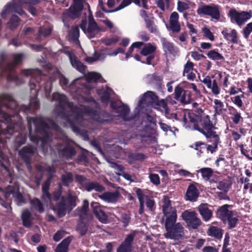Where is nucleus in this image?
Returning a JSON list of instances; mask_svg holds the SVG:
<instances>
[{
  "label": "nucleus",
  "instance_id": "23",
  "mask_svg": "<svg viewBox=\"0 0 252 252\" xmlns=\"http://www.w3.org/2000/svg\"><path fill=\"white\" fill-rule=\"evenodd\" d=\"M89 202L87 199L83 201V204L81 208H77L76 210L77 215L80 217L82 221L89 220L92 216L88 213Z\"/></svg>",
  "mask_w": 252,
  "mask_h": 252
},
{
  "label": "nucleus",
  "instance_id": "3",
  "mask_svg": "<svg viewBox=\"0 0 252 252\" xmlns=\"http://www.w3.org/2000/svg\"><path fill=\"white\" fill-rule=\"evenodd\" d=\"M51 101L55 102L54 113L57 117L62 119L65 126L70 127L75 133L82 134L85 140L88 138L87 133L81 131L80 126H85L88 121H102L99 113L85 105H74L68 101L63 94L53 93Z\"/></svg>",
  "mask_w": 252,
  "mask_h": 252
},
{
  "label": "nucleus",
  "instance_id": "19",
  "mask_svg": "<svg viewBox=\"0 0 252 252\" xmlns=\"http://www.w3.org/2000/svg\"><path fill=\"white\" fill-rule=\"evenodd\" d=\"M135 237V233L132 232L128 234L124 241L121 244L117 249V252H131V244Z\"/></svg>",
  "mask_w": 252,
  "mask_h": 252
},
{
  "label": "nucleus",
  "instance_id": "20",
  "mask_svg": "<svg viewBox=\"0 0 252 252\" xmlns=\"http://www.w3.org/2000/svg\"><path fill=\"white\" fill-rule=\"evenodd\" d=\"M64 53L68 57L71 65L78 71L84 73L85 66L77 59L74 54L69 51H65Z\"/></svg>",
  "mask_w": 252,
  "mask_h": 252
},
{
  "label": "nucleus",
  "instance_id": "63",
  "mask_svg": "<svg viewBox=\"0 0 252 252\" xmlns=\"http://www.w3.org/2000/svg\"><path fill=\"white\" fill-rule=\"evenodd\" d=\"M76 181L85 188V184L88 182L86 178L80 175H76L75 177Z\"/></svg>",
  "mask_w": 252,
  "mask_h": 252
},
{
  "label": "nucleus",
  "instance_id": "28",
  "mask_svg": "<svg viewBox=\"0 0 252 252\" xmlns=\"http://www.w3.org/2000/svg\"><path fill=\"white\" fill-rule=\"evenodd\" d=\"M221 33L227 40L237 43V33L235 30L226 28L222 31Z\"/></svg>",
  "mask_w": 252,
  "mask_h": 252
},
{
  "label": "nucleus",
  "instance_id": "2",
  "mask_svg": "<svg viewBox=\"0 0 252 252\" xmlns=\"http://www.w3.org/2000/svg\"><path fill=\"white\" fill-rule=\"evenodd\" d=\"M33 105L31 106H18L10 94H0V157L4 159L3 151L6 147V141L12 135L15 137L14 142L16 150L25 143L27 140L25 127L22 126L21 118L18 115L20 111L32 113Z\"/></svg>",
  "mask_w": 252,
  "mask_h": 252
},
{
  "label": "nucleus",
  "instance_id": "13",
  "mask_svg": "<svg viewBox=\"0 0 252 252\" xmlns=\"http://www.w3.org/2000/svg\"><path fill=\"white\" fill-rule=\"evenodd\" d=\"M197 13L199 15H209L216 20H219L220 17L219 7L217 5L215 4L207 5L202 2H200L198 4Z\"/></svg>",
  "mask_w": 252,
  "mask_h": 252
},
{
  "label": "nucleus",
  "instance_id": "17",
  "mask_svg": "<svg viewBox=\"0 0 252 252\" xmlns=\"http://www.w3.org/2000/svg\"><path fill=\"white\" fill-rule=\"evenodd\" d=\"M11 12L16 13L23 17L26 16V14L25 11L21 7H19L18 0L16 1L6 4L4 7L1 12V16L2 18L5 19Z\"/></svg>",
  "mask_w": 252,
  "mask_h": 252
},
{
  "label": "nucleus",
  "instance_id": "40",
  "mask_svg": "<svg viewBox=\"0 0 252 252\" xmlns=\"http://www.w3.org/2000/svg\"><path fill=\"white\" fill-rule=\"evenodd\" d=\"M161 41L163 48L166 53L173 54L175 52V48L172 43L167 41L164 38L162 39Z\"/></svg>",
  "mask_w": 252,
  "mask_h": 252
},
{
  "label": "nucleus",
  "instance_id": "16",
  "mask_svg": "<svg viewBox=\"0 0 252 252\" xmlns=\"http://www.w3.org/2000/svg\"><path fill=\"white\" fill-rule=\"evenodd\" d=\"M231 20L241 26L252 17V12L243 11L238 12L235 9H231L229 13Z\"/></svg>",
  "mask_w": 252,
  "mask_h": 252
},
{
  "label": "nucleus",
  "instance_id": "64",
  "mask_svg": "<svg viewBox=\"0 0 252 252\" xmlns=\"http://www.w3.org/2000/svg\"><path fill=\"white\" fill-rule=\"evenodd\" d=\"M110 166L116 170V173L117 172L123 173V172L124 167L121 165H119L114 162H112L110 163Z\"/></svg>",
  "mask_w": 252,
  "mask_h": 252
},
{
  "label": "nucleus",
  "instance_id": "51",
  "mask_svg": "<svg viewBox=\"0 0 252 252\" xmlns=\"http://www.w3.org/2000/svg\"><path fill=\"white\" fill-rule=\"evenodd\" d=\"M52 31V28L50 27L48 28H40L39 30V36L37 37V40H40L41 36H46L50 34Z\"/></svg>",
  "mask_w": 252,
  "mask_h": 252
},
{
  "label": "nucleus",
  "instance_id": "62",
  "mask_svg": "<svg viewBox=\"0 0 252 252\" xmlns=\"http://www.w3.org/2000/svg\"><path fill=\"white\" fill-rule=\"evenodd\" d=\"M65 234V232L63 230H59L57 231L53 237V239L56 242L59 241Z\"/></svg>",
  "mask_w": 252,
  "mask_h": 252
},
{
  "label": "nucleus",
  "instance_id": "25",
  "mask_svg": "<svg viewBox=\"0 0 252 252\" xmlns=\"http://www.w3.org/2000/svg\"><path fill=\"white\" fill-rule=\"evenodd\" d=\"M50 179H48L43 184L42 187L43 192L42 198L46 205L48 206L51 205V206H53L52 203L51 196L48 192V190L50 186Z\"/></svg>",
  "mask_w": 252,
  "mask_h": 252
},
{
  "label": "nucleus",
  "instance_id": "52",
  "mask_svg": "<svg viewBox=\"0 0 252 252\" xmlns=\"http://www.w3.org/2000/svg\"><path fill=\"white\" fill-rule=\"evenodd\" d=\"M238 217L236 215L232 213V214L228 217L227 220L228 221V224L230 228L234 227L238 221Z\"/></svg>",
  "mask_w": 252,
  "mask_h": 252
},
{
  "label": "nucleus",
  "instance_id": "56",
  "mask_svg": "<svg viewBox=\"0 0 252 252\" xmlns=\"http://www.w3.org/2000/svg\"><path fill=\"white\" fill-rule=\"evenodd\" d=\"M94 55L96 61H103L107 56L106 54L100 51H95Z\"/></svg>",
  "mask_w": 252,
  "mask_h": 252
},
{
  "label": "nucleus",
  "instance_id": "11",
  "mask_svg": "<svg viewBox=\"0 0 252 252\" xmlns=\"http://www.w3.org/2000/svg\"><path fill=\"white\" fill-rule=\"evenodd\" d=\"M157 98L156 94L151 91L145 93L138 101L136 111L138 113H148L150 106Z\"/></svg>",
  "mask_w": 252,
  "mask_h": 252
},
{
  "label": "nucleus",
  "instance_id": "32",
  "mask_svg": "<svg viewBox=\"0 0 252 252\" xmlns=\"http://www.w3.org/2000/svg\"><path fill=\"white\" fill-rule=\"evenodd\" d=\"M119 193L117 191L106 192L99 195L100 199L108 203L116 202L119 197Z\"/></svg>",
  "mask_w": 252,
  "mask_h": 252
},
{
  "label": "nucleus",
  "instance_id": "42",
  "mask_svg": "<svg viewBox=\"0 0 252 252\" xmlns=\"http://www.w3.org/2000/svg\"><path fill=\"white\" fill-rule=\"evenodd\" d=\"M19 18L17 16L13 15L7 23V26L10 29L14 30L19 26Z\"/></svg>",
  "mask_w": 252,
  "mask_h": 252
},
{
  "label": "nucleus",
  "instance_id": "26",
  "mask_svg": "<svg viewBox=\"0 0 252 252\" xmlns=\"http://www.w3.org/2000/svg\"><path fill=\"white\" fill-rule=\"evenodd\" d=\"M40 0H18V4H19V7H21L22 8L23 6H28L29 11L32 15H35L36 10V9L32 6L39 3Z\"/></svg>",
  "mask_w": 252,
  "mask_h": 252
},
{
  "label": "nucleus",
  "instance_id": "43",
  "mask_svg": "<svg viewBox=\"0 0 252 252\" xmlns=\"http://www.w3.org/2000/svg\"><path fill=\"white\" fill-rule=\"evenodd\" d=\"M198 172L201 174L202 178L206 181L209 180L213 173V170L208 167L202 168Z\"/></svg>",
  "mask_w": 252,
  "mask_h": 252
},
{
  "label": "nucleus",
  "instance_id": "8",
  "mask_svg": "<svg viewBox=\"0 0 252 252\" xmlns=\"http://www.w3.org/2000/svg\"><path fill=\"white\" fill-rule=\"evenodd\" d=\"M87 5L88 9L84 12L85 18L82 20L80 28L88 38H92L98 36L101 32H105V29L95 21L89 4Z\"/></svg>",
  "mask_w": 252,
  "mask_h": 252
},
{
  "label": "nucleus",
  "instance_id": "22",
  "mask_svg": "<svg viewBox=\"0 0 252 252\" xmlns=\"http://www.w3.org/2000/svg\"><path fill=\"white\" fill-rule=\"evenodd\" d=\"M94 213L100 221L105 223L107 221V216L101 208L99 204L97 202H93L91 204Z\"/></svg>",
  "mask_w": 252,
  "mask_h": 252
},
{
  "label": "nucleus",
  "instance_id": "54",
  "mask_svg": "<svg viewBox=\"0 0 252 252\" xmlns=\"http://www.w3.org/2000/svg\"><path fill=\"white\" fill-rule=\"evenodd\" d=\"M211 90L212 93L215 95H218L220 93V89L219 88L217 81L214 79L213 80L212 85L211 86V88H209Z\"/></svg>",
  "mask_w": 252,
  "mask_h": 252
},
{
  "label": "nucleus",
  "instance_id": "30",
  "mask_svg": "<svg viewBox=\"0 0 252 252\" xmlns=\"http://www.w3.org/2000/svg\"><path fill=\"white\" fill-rule=\"evenodd\" d=\"M198 209L200 215L205 221H207L211 219L212 216V212L209 208L207 204H201Z\"/></svg>",
  "mask_w": 252,
  "mask_h": 252
},
{
  "label": "nucleus",
  "instance_id": "4",
  "mask_svg": "<svg viewBox=\"0 0 252 252\" xmlns=\"http://www.w3.org/2000/svg\"><path fill=\"white\" fill-rule=\"evenodd\" d=\"M29 136L31 141L39 143L44 153L51 149L49 143L51 139V129L59 131V126L52 120L47 118H27Z\"/></svg>",
  "mask_w": 252,
  "mask_h": 252
},
{
  "label": "nucleus",
  "instance_id": "48",
  "mask_svg": "<svg viewBox=\"0 0 252 252\" xmlns=\"http://www.w3.org/2000/svg\"><path fill=\"white\" fill-rule=\"evenodd\" d=\"M146 26L149 31L151 32L156 34L158 33V30L157 26L151 19L149 20H146Z\"/></svg>",
  "mask_w": 252,
  "mask_h": 252
},
{
  "label": "nucleus",
  "instance_id": "18",
  "mask_svg": "<svg viewBox=\"0 0 252 252\" xmlns=\"http://www.w3.org/2000/svg\"><path fill=\"white\" fill-rule=\"evenodd\" d=\"M169 97H166V99H162L159 100L156 104L155 108L158 110L161 111L163 113L165 116L168 119H173L176 117L175 113H172L167 106Z\"/></svg>",
  "mask_w": 252,
  "mask_h": 252
},
{
  "label": "nucleus",
  "instance_id": "7",
  "mask_svg": "<svg viewBox=\"0 0 252 252\" xmlns=\"http://www.w3.org/2000/svg\"><path fill=\"white\" fill-rule=\"evenodd\" d=\"M13 61L10 63L2 57L0 60V77L5 76L9 82L19 85L22 81L20 79L14 71L16 65L19 64L24 58L23 54H14L12 55Z\"/></svg>",
  "mask_w": 252,
  "mask_h": 252
},
{
  "label": "nucleus",
  "instance_id": "37",
  "mask_svg": "<svg viewBox=\"0 0 252 252\" xmlns=\"http://www.w3.org/2000/svg\"><path fill=\"white\" fill-rule=\"evenodd\" d=\"M207 234L208 235L217 239L221 238L222 235L221 229L214 226H212L209 228Z\"/></svg>",
  "mask_w": 252,
  "mask_h": 252
},
{
  "label": "nucleus",
  "instance_id": "41",
  "mask_svg": "<svg viewBox=\"0 0 252 252\" xmlns=\"http://www.w3.org/2000/svg\"><path fill=\"white\" fill-rule=\"evenodd\" d=\"M32 208L37 210L40 213H43L44 211L43 205L40 201L37 198H34L30 201Z\"/></svg>",
  "mask_w": 252,
  "mask_h": 252
},
{
  "label": "nucleus",
  "instance_id": "47",
  "mask_svg": "<svg viewBox=\"0 0 252 252\" xmlns=\"http://www.w3.org/2000/svg\"><path fill=\"white\" fill-rule=\"evenodd\" d=\"M37 169L38 171L40 172L41 174H42L45 171H47L51 175L52 173L55 172L54 168L50 166L45 165L44 166H43L42 165H38L37 166Z\"/></svg>",
  "mask_w": 252,
  "mask_h": 252
},
{
  "label": "nucleus",
  "instance_id": "35",
  "mask_svg": "<svg viewBox=\"0 0 252 252\" xmlns=\"http://www.w3.org/2000/svg\"><path fill=\"white\" fill-rule=\"evenodd\" d=\"M71 242L69 237L64 239L60 243L55 250L56 252H67L69 244Z\"/></svg>",
  "mask_w": 252,
  "mask_h": 252
},
{
  "label": "nucleus",
  "instance_id": "1",
  "mask_svg": "<svg viewBox=\"0 0 252 252\" xmlns=\"http://www.w3.org/2000/svg\"><path fill=\"white\" fill-rule=\"evenodd\" d=\"M48 77L42 74L39 70L24 69L21 75L24 76H30V82L31 94L30 104L33 105V109L36 110L39 107V101L37 99V93L38 91H43L45 96L48 98L52 91V83L57 77L60 78V84L65 91L70 93L72 98L80 102H95L94 99L90 95L91 91L94 88V83L101 81L102 78L100 74L95 72H90L84 75L82 77L76 78L70 84L63 75L60 74L57 68L51 64H47Z\"/></svg>",
  "mask_w": 252,
  "mask_h": 252
},
{
  "label": "nucleus",
  "instance_id": "39",
  "mask_svg": "<svg viewBox=\"0 0 252 252\" xmlns=\"http://www.w3.org/2000/svg\"><path fill=\"white\" fill-rule=\"evenodd\" d=\"M131 2H134L135 4H136L138 6H141L140 2L139 0H123L122 3L118 7H117L112 11L116 12L119 11L129 5Z\"/></svg>",
  "mask_w": 252,
  "mask_h": 252
},
{
  "label": "nucleus",
  "instance_id": "46",
  "mask_svg": "<svg viewBox=\"0 0 252 252\" xmlns=\"http://www.w3.org/2000/svg\"><path fill=\"white\" fill-rule=\"evenodd\" d=\"M156 49V47L151 44H148L141 50L140 53L141 55L146 56L153 53Z\"/></svg>",
  "mask_w": 252,
  "mask_h": 252
},
{
  "label": "nucleus",
  "instance_id": "45",
  "mask_svg": "<svg viewBox=\"0 0 252 252\" xmlns=\"http://www.w3.org/2000/svg\"><path fill=\"white\" fill-rule=\"evenodd\" d=\"M208 57L214 61H219L223 60V56L216 51L212 50L208 52L207 54Z\"/></svg>",
  "mask_w": 252,
  "mask_h": 252
},
{
  "label": "nucleus",
  "instance_id": "36",
  "mask_svg": "<svg viewBox=\"0 0 252 252\" xmlns=\"http://www.w3.org/2000/svg\"><path fill=\"white\" fill-rule=\"evenodd\" d=\"M22 219L23 225L30 227L32 224V218L30 211L28 209L24 210L22 214Z\"/></svg>",
  "mask_w": 252,
  "mask_h": 252
},
{
  "label": "nucleus",
  "instance_id": "55",
  "mask_svg": "<svg viewBox=\"0 0 252 252\" xmlns=\"http://www.w3.org/2000/svg\"><path fill=\"white\" fill-rule=\"evenodd\" d=\"M202 31L203 33V35L205 37H206L211 41L214 40V36L212 32L208 28L204 27L202 29Z\"/></svg>",
  "mask_w": 252,
  "mask_h": 252
},
{
  "label": "nucleus",
  "instance_id": "60",
  "mask_svg": "<svg viewBox=\"0 0 252 252\" xmlns=\"http://www.w3.org/2000/svg\"><path fill=\"white\" fill-rule=\"evenodd\" d=\"M184 91L182 88L179 86H177L175 89V98L176 100H179V98L183 94Z\"/></svg>",
  "mask_w": 252,
  "mask_h": 252
},
{
  "label": "nucleus",
  "instance_id": "49",
  "mask_svg": "<svg viewBox=\"0 0 252 252\" xmlns=\"http://www.w3.org/2000/svg\"><path fill=\"white\" fill-rule=\"evenodd\" d=\"M179 100L181 103L183 104L189 103L191 101V97L189 95V93L187 91L184 92L183 94L179 98Z\"/></svg>",
  "mask_w": 252,
  "mask_h": 252
},
{
  "label": "nucleus",
  "instance_id": "58",
  "mask_svg": "<svg viewBox=\"0 0 252 252\" xmlns=\"http://www.w3.org/2000/svg\"><path fill=\"white\" fill-rule=\"evenodd\" d=\"M169 26L173 32H178L180 31V25L179 22L170 23Z\"/></svg>",
  "mask_w": 252,
  "mask_h": 252
},
{
  "label": "nucleus",
  "instance_id": "59",
  "mask_svg": "<svg viewBox=\"0 0 252 252\" xmlns=\"http://www.w3.org/2000/svg\"><path fill=\"white\" fill-rule=\"evenodd\" d=\"M149 178L151 182L154 184L158 185L160 183L159 178L158 174H151L149 175Z\"/></svg>",
  "mask_w": 252,
  "mask_h": 252
},
{
  "label": "nucleus",
  "instance_id": "21",
  "mask_svg": "<svg viewBox=\"0 0 252 252\" xmlns=\"http://www.w3.org/2000/svg\"><path fill=\"white\" fill-rule=\"evenodd\" d=\"M97 92L98 95L100 97L102 103L106 105L108 104L110 98L114 94L113 91L107 86L97 90Z\"/></svg>",
  "mask_w": 252,
  "mask_h": 252
},
{
  "label": "nucleus",
  "instance_id": "12",
  "mask_svg": "<svg viewBox=\"0 0 252 252\" xmlns=\"http://www.w3.org/2000/svg\"><path fill=\"white\" fill-rule=\"evenodd\" d=\"M87 4H89L85 0H73V5L70 6L69 9L64 12L63 20H64L67 15L72 18H76L79 17L83 8L86 11L88 9Z\"/></svg>",
  "mask_w": 252,
  "mask_h": 252
},
{
  "label": "nucleus",
  "instance_id": "10",
  "mask_svg": "<svg viewBox=\"0 0 252 252\" xmlns=\"http://www.w3.org/2000/svg\"><path fill=\"white\" fill-rule=\"evenodd\" d=\"M77 199V196L73 194L71 190H69L66 198L63 197L61 203L54 208V210L57 212L59 217H63L67 211H70L76 206Z\"/></svg>",
  "mask_w": 252,
  "mask_h": 252
},
{
  "label": "nucleus",
  "instance_id": "14",
  "mask_svg": "<svg viewBox=\"0 0 252 252\" xmlns=\"http://www.w3.org/2000/svg\"><path fill=\"white\" fill-rule=\"evenodd\" d=\"M111 107L116 110L118 113L117 116L124 121H128L130 120L129 116V108L127 105L124 104L121 101L116 100L111 101L110 104Z\"/></svg>",
  "mask_w": 252,
  "mask_h": 252
},
{
  "label": "nucleus",
  "instance_id": "34",
  "mask_svg": "<svg viewBox=\"0 0 252 252\" xmlns=\"http://www.w3.org/2000/svg\"><path fill=\"white\" fill-rule=\"evenodd\" d=\"M228 205H225L222 206L218 211V215L223 221H225L228 217L233 213L228 209Z\"/></svg>",
  "mask_w": 252,
  "mask_h": 252
},
{
  "label": "nucleus",
  "instance_id": "31",
  "mask_svg": "<svg viewBox=\"0 0 252 252\" xmlns=\"http://www.w3.org/2000/svg\"><path fill=\"white\" fill-rule=\"evenodd\" d=\"M199 195V192L195 186L193 185H190L186 192L187 199L190 201H195Z\"/></svg>",
  "mask_w": 252,
  "mask_h": 252
},
{
  "label": "nucleus",
  "instance_id": "29",
  "mask_svg": "<svg viewBox=\"0 0 252 252\" xmlns=\"http://www.w3.org/2000/svg\"><path fill=\"white\" fill-rule=\"evenodd\" d=\"M35 152V149L32 146L24 147L22 150L19 152V155L27 163L30 161L32 156Z\"/></svg>",
  "mask_w": 252,
  "mask_h": 252
},
{
  "label": "nucleus",
  "instance_id": "5",
  "mask_svg": "<svg viewBox=\"0 0 252 252\" xmlns=\"http://www.w3.org/2000/svg\"><path fill=\"white\" fill-rule=\"evenodd\" d=\"M184 126L186 128L197 130L210 139L212 144L207 145V149L212 153L216 151L219 143L220 138L214 129L215 127L211 122L208 115L204 114L200 116L195 115L193 113L187 112L184 113Z\"/></svg>",
  "mask_w": 252,
  "mask_h": 252
},
{
  "label": "nucleus",
  "instance_id": "44",
  "mask_svg": "<svg viewBox=\"0 0 252 252\" xmlns=\"http://www.w3.org/2000/svg\"><path fill=\"white\" fill-rule=\"evenodd\" d=\"M119 40V37L116 35H112L102 39V42L106 46H110L116 44Z\"/></svg>",
  "mask_w": 252,
  "mask_h": 252
},
{
  "label": "nucleus",
  "instance_id": "15",
  "mask_svg": "<svg viewBox=\"0 0 252 252\" xmlns=\"http://www.w3.org/2000/svg\"><path fill=\"white\" fill-rule=\"evenodd\" d=\"M181 216L188 226L193 229L197 228L201 224V221L197 218V214L194 211L186 210L182 213Z\"/></svg>",
  "mask_w": 252,
  "mask_h": 252
},
{
  "label": "nucleus",
  "instance_id": "57",
  "mask_svg": "<svg viewBox=\"0 0 252 252\" xmlns=\"http://www.w3.org/2000/svg\"><path fill=\"white\" fill-rule=\"evenodd\" d=\"M70 34L74 41L77 40L79 36V29L78 27L75 26L73 27Z\"/></svg>",
  "mask_w": 252,
  "mask_h": 252
},
{
  "label": "nucleus",
  "instance_id": "38",
  "mask_svg": "<svg viewBox=\"0 0 252 252\" xmlns=\"http://www.w3.org/2000/svg\"><path fill=\"white\" fill-rule=\"evenodd\" d=\"M214 102V107L216 114L220 115L225 111L224 105L222 101L219 99H215Z\"/></svg>",
  "mask_w": 252,
  "mask_h": 252
},
{
  "label": "nucleus",
  "instance_id": "6",
  "mask_svg": "<svg viewBox=\"0 0 252 252\" xmlns=\"http://www.w3.org/2000/svg\"><path fill=\"white\" fill-rule=\"evenodd\" d=\"M163 216L165 218V228L166 232L164 234L166 238L179 240L184 235V227L180 222H176L177 214L176 209L171 206L167 196H164L162 205Z\"/></svg>",
  "mask_w": 252,
  "mask_h": 252
},
{
  "label": "nucleus",
  "instance_id": "9",
  "mask_svg": "<svg viewBox=\"0 0 252 252\" xmlns=\"http://www.w3.org/2000/svg\"><path fill=\"white\" fill-rule=\"evenodd\" d=\"M12 198L15 199L18 205H21L25 202V199L20 191L18 185L15 184L13 186H9L5 190L0 188V203L2 206L8 208Z\"/></svg>",
  "mask_w": 252,
  "mask_h": 252
},
{
  "label": "nucleus",
  "instance_id": "27",
  "mask_svg": "<svg viewBox=\"0 0 252 252\" xmlns=\"http://www.w3.org/2000/svg\"><path fill=\"white\" fill-rule=\"evenodd\" d=\"M56 149L61 155L67 158H71L75 155V150L69 144L63 146L60 144Z\"/></svg>",
  "mask_w": 252,
  "mask_h": 252
},
{
  "label": "nucleus",
  "instance_id": "61",
  "mask_svg": "<svg viewBox=\"0 0 252 252\" xmlns=\"http://www.w3.org/2000/svg\"><path fill=\"white\" fill-rule=\"evenodd\" d=\"M193 69V64L192 63L188 62L184 66L183 74L192 72Z\"/></svg>",
  "mask_w": 252,
  "mask_h": 252
},
{
  "label": "nucleus",
  "instance_id": "53",
  "mask_svg": "<svg viewBox=\"0 0 252 252\" xmlns=\"http://www.w3.org/2000/svg\"><path fill=\"white\" fill-rule=\"evenodd\" d=\"M189 8V5L185 2L179 0L177 2V10L179 12H183Z\"/></svg>",
  "mask_w": 252,
  "mask_h": 252
},
{
  "label": "nucleus",
  "instance_id": "24",
  "mask_svg": "<svg viewBox=\"0 0 252 252\" xmlns=\"http://www.w3.org/2000/svg\"><path fill=\"white\" fill-rule=\"evenodd\" d=\"M136 193L138 198H139V197H141L142 198L143 204L144 205L145 203L147 207L150 211H153L155 209V203L154 200L148 196L144 195L142 192V190L140 189H136Z\"/></svg>",
  "mask_w": 252,
  "mask_h": 252
},
{
  "label": "nucleus",
  "instance_id": "50",
  "mask_svg": "<svg viewBox=\"0 0 252 252\" xmlns=\"http://www.w3.org/2000/svg\"><path fill=\"white\" fill-rule=\"evenodd\" d=\"M73 181V176L70 173L62 175V182L64 186H68Z\"/></svg>",
  "mask_w": 252,
  "mask_h": 252
},
{
  "label": "nucleus",
  "instance_id": "33",
  "mask_svg": "<svg viewBox=\"0 0 252 252\" xmlns=\"http://www.w3.org/2000/svg\"><path fill=\"white\" fill-rule=\"evenodd\" d=\"M85 189L88 191L95 190L98 192H102L104 190L103 187L98 183L90 181L85 184Z\"/></svg>",
  "mask_w": 252,
  "mask_h": 252
}]
</instances>
